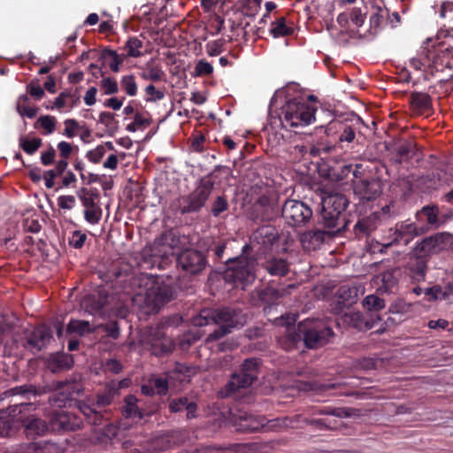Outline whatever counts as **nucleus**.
Masks as SVG:
<instances>
[{"mask_svg": "<svg viewBox=\"0 0 453 453\" xmlns=\"http://www.w3.org/2000/svg\"><path fill=\"white\" fill-rule=\"evenodd\" d=\"M282 101L284 104L280 108V119L284 127H304L315 121L316 109L302 96H295L292 87L277 90L271 99L270 108L276 107Z\"/></svg>", "mask_w": 453, "mask_h": 453, "instance_id": "obj_1", "label": "nucleus"}, {"mask_svg": "<svg viewBox=\"0 0 453 453\" xmlns=\"http://www.w3.org/2000/svg\"><path fill=\"white\" fill-rule=\"evenodd\" d=\"M134 283L139 289L132 298L133 303L146 314L157 312L173 297L171 288L156 276L141 274Z\"/></svg>", "mask_w": 453, "mask_h": 453, "instance_id": "obj_2", "label": "nucleus"}, {"mask_svg": "<svg viewBox=\"0 0 453 453\" xmlns=\"http://www.w3.org/2000/svg\"><path fill=\"white\" fill-rule=\"evenodd\" d=\"M286 330V338L280 341V344L286 350L295 348L300 341H303L308 348H317L326 343L333 336L332 329L317 319H307L299 323L296 332L289 328Z\"/></svg>", "mask_w": 453, "mask_h": 453, "instance_id": "obj_3", "label": "nucleus"}, {"mask_svg": "<svg viewBox=\"0 0 453 453\" xmlns=\"http://www.w3.org/2000/svg\"><path fill=\"white\" fill-rule=\"evenodd\" d=\"M192 323L195 326H204L211 324L219 325V328L210 334L206 342L219 340L230 333L231 328L242 326L245 323V318L240 311L230 308L220 310H203L198 315L193 318Z\"/></svg>", "mask_w": 453, "mask_h": 453, "instance_id": "obj_4", "label": "nucleus"}, {"mask_svg": "<svg viewBox=\"0 0 453 453\" xmlns=\"http://www.w3.org/2000/svg\"><path fill=\"white\" fill-rule=\"evenodd\" d=\"M31 404L21 403L11 407L8 411L0 416V436L4 437L20 426H24L27 436H42L49 430L45 421L34 416L24 418L22 412Z\"/></svg>", "mask_w": 453, "mask_h": 453, "instance_id": "obj_5", "label": "nucleus"}, {"mask_svg": "<svg viewBox=\"0 0 453 453\" xmlns=\"http://www.w3.org/2000/svg\"><path fill=\"white\" fill-rule=\"evenodd\" d=\"M426 231L424 226H418L411 220L397 222L393 227L388 228L382 235L380 251L394 245L407 246L415 237Z\"/></svg>", "mask_w": 453, "mask_h": 453, "instance_id": "obj_6", "label": "nucleus"}, {"mask_svg": "<svg viewBox=\"0 0 453 453\" xmlns=\"http://www.w3.org/2000/svg\"><path fill=\"white\" fill-rule=\"evenodd\" d=\"M321 218L323 224L327 228H334L338 226L340 217L345 211L348 202L341 194H329L321 200Z\"/></svg>", "mask_w": 453, "mask_h": 453, "instance_id": "obj_7", "label": "nucleus"}, {"mask_svg": "<svg viewBox=\"0 0 453 453\" xmlns=\"http://www.w3.org/2000/svg\"><path fill=\"white\" fill-rule=\"evenodd\" d=\"M453 245V235L449 233H438L423 239L416 243L413 254L418 258H424L432 254L448 250Z\"/></svg>", "mask_w": 453, "mask_h": 453, "instance_id": "obj_8", "label": "nucleus"}, {"mask_svg": "<svg viewBox=\"0 0 453 453\" xmlns=\"http://www.w3.org/2000/svg\"><path fill=\"white\" fill-rule=\"evenodd\" d=\"M255 261L242 256L234 258L228 266L225 277L234 284H250L255 280Z\"/></svg>", "mask_w": 453, "mask_h": 453, "instance_id": "obj_9", "label": "nucleus"}, {"mask_svg": "<svg viewBox=\"0 0 453 453\" xmlns=\"http://www.w3.org/2000/svg\"><path fill=\"white\" fill-rule=\"evenodd\" d=\"M212 188L213 184L211 180H201L190 195L178 200L180 212L185 214L199 211L205 204Z\"/></svg>", "mask_w": 453, "mask_h": 453, "instance_id": "obj_10", "label": "nucleus"}, {"mask_svg": "<svg viewBox=\"0 0 453 453\" xmlns=\"http://www.w3.org/2000/svg\"><path fill=\"white\" fill-rule=\"evenodd\" d=\"M282 216L288 224L294 226H304L311 218L312 211L304 203L288 200L282 208Z\"/></svg>", "mask_w": 453, "mask_h": 453, "instance_id": "obj_11", "label": "nucleus"}, {"mask_svg": "<svg viewBox=\"0 0 453 453\" xmlns=\"http://www.w3.org/2000/svg\"><path fill=\"white\" fill-rule=\"evenodd\" d=\"M398 215L393 203L386 204L380 210L374 211L368 218L359 220L356 224V227L360 231L370 234L376 229L378 224L386 223Z\"/></svg>", "mask_w": 453, "mask_h": 453, "instance_id": "obj_12", "label": "nucleus"}, {"mask_svg": "<svg viewBox=\"0 0 453 453\" xmlns=\"http://www.w3.org/2000/svg\"><path fill=\"white\" fill-rule=\"evenodd\" d=\"M177 262L184 271L191 274L202 272L207 261L201 251L196 250H185L178 257Z\"/></svg>", "mask_w": 453, "mask_h": 453, "instance_id": "obj_13", "label": "nucleus"}, {"mask_svg": "<svg viewBox=\"0 0 453 453\" xmlns=\"http://www.w3.org/2000/svg\"><path fill=\"white\" fill-rule=\"evenodd\" d=\"M428 69L434 72H443L453 68V60L448 48H436L426 51Z\"/></svg>", "mask_w": 453, "mask_h": 453, "instance_id": "obj_14", "label": "nucleus"}, {"mask_svg": "<svg viewBox=\"0 0 453 453\" xmlns=\"http://www.w3.org/2000/svg\"><path fill=\"white\" fill-rule=\"evenodd\" d=\"M50 425L55 431H74L81 427V420L76 415L61 410L53 415Z\"/></svg>", "mask_w": 453, "mask_h": 453, "instance_id": "obj_15", "label": "nucleus"}, {"mask_svg": "<svg viewBox=\"0 0 453 453\" xmlns=\"http://www.w3.org/2000/svg\"><path fill=\"white\" fill-rule=\"evenodd\" d=\"M58 390L52 400L58 407L65 406L72 400L73 395H79L80 391L77 385L68 381L58 382Z\"/></svg>", "mask_w": 453, "mask_h": 453, "instance_id": "obj_16", "label": "nucleus"}, {"mask_svg": "<svg viewBox=\"0 0 453 453\" xmlns=\"http://www.w3.org/2000/svg\"><path fill=\"white\" fill-rule=\"evenodd\" d=\"M365 15L366 12L362 8L355 7L340 13L337 17V22L342 27H348L349 24L360 27L364 24Z\"/></svg>", "mask_w": 453, "mask_h": 453, "instance_id": "obj_17", "label": "nucleus"}, {"mask_svg": "<svg viewBox=\"0 0 453 453\" xmlns=\"http://www.w3.org/2000/svg\"><path fill=\"white\" fill-rule=\"evenodd\" d=\"M411 105L416 114L428 117L432 112L431 98L425 93H413L411 96Z\"/></svg>", "mask_w": 453, "mask_h": 453, "instance_id": "obj_18", "label": "nucleus"}, {"mask_svg": "<svg viewBox=\"0 0 453 453\" xmlns=\"http://www.w3.org/2000/svg\"><path fill=\"white\" fill-rule=\"evenodd\" d=\"M265 269L273 276H284L289 270V265L286 259L282 257H271L265 265Z\"/></svg>", "mask_w": 453, "mask_h": 453, "instance_id": "obj_19", "label": "nucleus"}, {"mask_svg": "<svg viewBox=\"0 0 453 453\" xmlns=\"http://www.w3.org/2000/svg\"><path fill=\"white\" fill-rule=\"evenodd\" d=\"M256 379L255 373H243L234 374L227 383V395L236 391L239 388H247L252 384Z\"/></svg>", "mask_w": 453, "mask_h": 453, "instance_id": "obj_20", "label": "nucleus"}, {"mask_svg": "<svg viewBox=\"0 0 453 453\" xmlns=\"http://www.w3.org/2000/svg\"><path fill=\"white\" fill-rule=\"evenodd\" d=\"M338 130H342V134L339 137L340 142H351L355 139V133L353 129L346 125L342 124L340 121L330 122L326 129L327 135H331L336 133Z\"/></svg>", "mask_w": 453, "mask_h": 453, "instance_id": "obj_21", "label": "nucleus"}, {"mask_svg": "<svg viewBox=\"0 0 453 453\" xmlns=\"http://www.w3.org/2000/svg\"><path fill=\"white\" fill-rule=\"evenodd\" d=\"M388 12L387 9L373 6L370 16V29L371 33L376 34L384 25L388 17Z\"/></svg>", "mask_w": 453, "mask_h": 453, "instance_id": "obj_22", "label": "nucleus"}, {"mask_svg": "<svg viewBox=\"0 0 453 453\" xmlns=\"http://www.w3.org/2000/svg\"><path fill=\"white\" fill-rule=\"evenodd\" d=\"M425 295L430 296L431 300L451 301L453 298V284H448L444 290L438 285L427 288L425 289Z\"/></svg>", "mask_w": 453, "mask_h": 453, "instance_id": "obj_23", "label": "nucleus"}, {"mask_svg": "<svg viewBox=\"0 0 453 453\" xmlns=\"http://www.w3.org/2000/svg\"><path fill=\"white\" fill-rule=\"evenodd\" d=\"M77 406L91 425L100 426L103 424L104 416L95 407L90 406L85 402H79Z\"/></svg>", "mask_w": 453, "mask_h": 453, "instance_id": "obj_24", "label": "nucleus"}, {"mask_svg": "<svg viewBox=\"0 0 453 453\" xmlns=\"http://www.w3.org/2000/svg\"><path fill=\"white\" fill-rule=\"evenodd\" d=\"M439 209L437 206H424L420 211H417V220H422V218H426L428 225L432 226H439Z\"/></svg>", "mask_w": 453, "mask_h": 453, "instance_id": "obj_25", "label": "nucleus"}, {"mask_svg": "<svg viewBox=\"0 0 453 453\" xmlns=\"http://www.w3.org/2000/svg\"><path fill=\"white\" fill-rule=\"evenodd\" d=\"M358 292L359 289L356 286L343 285L339 288L337 294L343 304L350 305L357 300Z\"/></svg>", "mask_w": 453, "mask_h": 453, "instance_id": "obj_26", "label": "nucleus"}, {"mask_svg": "<svg viewBox=\"0 0 453 453\" xmlns=\"http://www.w3.org/2000/svg\"><path fill=\"white\" fill-rule=\"evenodd\" d=\"M95 326L91 325L88 321L86 320H79L73 319L68 325L66 331L69 334H76L78 335H84L94 331Z\"/></svg>", "mask_w": 453, "mask_h": 453, "instance_id": "obj_27", "label": "nucleus"}, {"mask_svg": "<svg viewBox=\"0 0 453 453\" xmlns=\"http://www.w3.org/2000/svg\"><path fill=\"white\" fill-rule=\"evenodd\" d=\"M395 270L386 271L374 278L375 282L380 281L382 285L379 288L381 292H388L396 284Z\"/></svg>", "mask_w": 453, "mask_h": 453, "instance_id": "obj_28", "label": "nucleus"}, {"mask_svg": "<svg viewBox=\"0 0 453 453\" xmlns=\"http://www.w3.org/2000/svg\"><path fill=\"white\" fill-rule=\"evenodd\" d=\"M264 418H257L252 415L241 417L240 429L247 432H254L264 426Z\"/></svg>", "mask_w": 453, "mask_h": 453, "instance_id": "obj_29", "label": "nucleus"}, {"mask_svg": "<svg viewBox=\"0 0 453 453\" xmlns=\"http://www.w3.org/2000/svg\"><path fill=\"white\" fill-rule=\"evenodd\" d=\"M323 240L322 231L306 232L301 235V242L304 249H315Z\"/></svg>", "mask_w": 453, "mask_h": 453, "instance_id": "obj_30", "label": "nucleus"}, {"mask_svg": "<svg viewBox=\"0 0 453 453\" xmlns=\"http://www.w3.org/2000/svg\"><path fill=\"white\" fill-rule=\"evenodd\" d=\"M270 33L273 37L277 38L291 35L293 33V28L286 25L285 19L280 18L275 22L272 23Z\"/></svg>", "mask_w": 453, "mask_h": 453, "instance_id": "obj_31", "label": "nucleus"}, {"mask_svg": "<svg viewBox=\"0 0 453 453\" xmlns=\"http://www.w3.org/2000/svg\"><path fill=\"white\" fill-rule=\"evenodd\" d=\"M142 42L137 37H131L127 40L125 45L127 54H123L127 58H138L142 56L141 49L142 48Z\"/></svg>", "mask_w": 453, "mask_h": 453, "instance_id": "obj_32", "label": "nucleus"}, {"mask_svg": "<svg viewBox=\"0 0 453 453\" xmlns=\"http://www.w3.org/2000/svg\"><path fill=\"white\" fill-rule=\"evenodd\" d=\"M28 100L27 95H21L17 101V111L21 116L33 119L37 113V108L27 105Z\"/></svg>", "mask_w": 453, "mask_h": 453, "instance_id": "obj_33", "label": "nucleus"}, {"mask_svg": "<svg viewBox=\"0 0 453 453\" xmlns=\"http://www.w3.org/2000/svg\"><path fill=\"white\" fill-rule=\"evenodd\" d=\"M363 306L369 311H379L384 309L385 301L375 295H369L363 300Z\"/></svg>", "mask_w": 453, "mask_h": 453, "instance_id": "obj_34", "label": "nucleus"}, {"mask_svg": "<svg viewBox=\"0 0 453 453\" xmlns=\"http://www.w3.org/2000/svg\"><path fill=\"white\" fill-rule=\"evenodd\" d=\"M124 411L127 418H142L141 411L137 407V398L134 395H129L125 398Z\"/></svg>", "mask_w": 453, "mask_h": 453, "instance_id": "obj_35", "label": "nucleus"}, {"mask_svg": "<svg viewBox=\"0 0 453 453\" xmlns=\"http://www.w3.org/2000/svg\"><path fill=\"white\" fill-rule=\"evenodd\" d=\"M142 78L144 80H150L152 81H161L165 76V72L158 65H148L142 73Z\"/></svg>", "mask_w": 453, "mask_h": 453, "instance_id": "obj_36", "label": "nucleus"}, {"mask_svg": "<svg viewBox=\"0 0 453 453\" xmlns=\"http://www.w3.org/2000/svg\"><path fill=\"white\" fill-rule=\"evenodd\" d=\"M103 211L99 205L86 208L84 210L85 220L90 225H97L102 219Z\"/></svg>", "mask_w": 453, "mask_h": 453, "instance_id": "obj_37", "label": "nucleus"}, {"mask_svg": "<svg viewBox=\"0 0 453 453\" xmlns=\"http://www.w3.org/2000/svg\"><path fill=\"white\" fill-rule=\"evenodd\" d=\"M120 85L127 96H134L137 94V84L133 74L123 76L120 81Z\"/></svg>", "mask_w": 453, "mask_h": 453, "instance_id": "obj_38", "label": "nucleus"}, {"mask_svg": "<svg viewBox=\"0 0 453 453\" xmlns=\"http://www.w3.org/2000/svg\"><path fill=\"white\" fill-rule=\"evenodd\" d=\"M33 336L34 339H30L28 343L39 349H41L42 346L44 345L45 342L50 338L49 332L44 327L35 329Z\"/></svg>", "mask_w": 453, "mask_h": 453, "instance_id": "obj_39", "label": "nucleus"}, {"mask_svg": "<svg viewBox=\"0 0 453 453\" xmlns=\"http://www.w3.org/2000/svg\"><path fill=\"white\" fill-rule=\"evenodd\" d=\"M42 140L40 138L25 139L19 140V145L25 152L29 155L34 154L41 146Z\"/></svg>", "mask_w": 453, "mask_h": 453, "instance_id": "obj_40", "label": "nucleus"}, {"mask_svg": "<svg viewBox=\"0 0 453 453\" xmlns=\"http://www.w3.org/2000/svg\"><path fill=\"white\" fill-rule=\"evenodd\" d=\"M77 196L85 209L96 205L95 203L96 195L86 188H81L77 192Z\"/></svg>", "mask_w": 453, "mask_h": 453, "instance_id": "obj_41", "label": "nucleus"}, {"mask_svg": "<svg viewBox=\"0 0 453 453\" xmlns=\"http://www.w3.org/2000/svg\"><path fill=\"white\" fill-rule=\"evenodd\" d=\"M104 56H109L111 58V62L110 63V68L114 73H118L119 71V67L123 63L126 57L122 54L119 55L116 51L112 50H107L104 51Z\"/></svg>", "mask_w": 453, "mask_h": 453, "instance_id": "obj_42", "label": "nucleus"}, {"mask_svg": "<svg viewBox=\"0 0 453 453\" xmlns=\"http://www.w3.org/2000/svg\"><path fill=\"white\" fill-rule=\"evenodd\" d=\"M37 124L45 130V133L52 134L56 127V119L52 116H42L38 119Z\"/></svg>", "mask_w": 453, "mask_h": 453, "instance_id": "obj_43", "label": "nucleus"}, {"mask_svg": "<svg viewBox=\"0 0 453 453\" xmlns=\"http://www.w3.org/2000/svg\"><path fill=\"white\" fill-rule=\"evenodd\" d=\"M213 73V66L207 61L199 60L194 70V76L210 75Z\"/></svg>", "mask_w": 453, "mask_h": 453, "instance_id": "obj_44", "label": "nucleus"}, {"mask_svg": "<svg viewBox=\"0 0 453 453\" xmlns=\"http://www.w3.org/2000/svg\"><path fill=\"white\" fill-rule=\"evenodd\" d=\"M409 65L415 71H422L428 68L426 62V52H422L419 56L410 59Z\"/></svg>", "mask_w": 453, "mask_h": 453, "instance_id": "obj_45", "label": "nucleus"}, {"mask_svg": "<svg viewBox=\"0 0 453 453\" xmlns=\"http://www.w3.org/2000/svg\"><path fill=\"white\" fill-rule=\"evenodd\" d=\"M411 278L415 281H423L426 278V263L423 258L418 261L417 265L411 268Z\"/></svg>", "mask_w": 453, "mask_h": 453, "instance_id": "obj_46", "label": "nucleus"}, {"mask_svg": "<svg viewBox=\"0 0 453 453\" xmlns=\"http://www.w3.org/2000/svg\"><path fill=\"white\" fill-rule=\"evenodd\" d=\"M71 96V91L61 92L58 96L54 100V105L50 108L51 110L57 109L58 111H63L68 109V98Z\"/></svg>", "mask_w": 453, "mask_h": 453, "instance_id": "obj_47", "label": "nucleus"}, {"mask_svg": "<svg viewBox=\"0 0 453 453\" xmlns=\"http://www.w3.org/2000/svg\"><path fill=\"white\" fill-rule=\"evenodd\" d=\"M145 93L148 96L146 101L157 102L162 100L165 97L164 91L157 89L154 85L150 84L145 88Z\"/></svg>", "mask_w": 453, "mask_h": 453, "instance_id": "obj_48", "label": "nucleus"}, {"mask_svg": "<svg viewBox=\"0 0 453 453\" xmlns=\"http://www.w3.org/2000/svg\"><path fill=\"white\" fill-rule=\"evenodd\" d=\"M87 240V234L81 231H74L69 238V244L75 248L81 249Z\"/></svg>", "mask_w": 453, "mask_h": 453, "instance_id": "obj_49", "label": "nucleus"}, {"mask_svg": "<svg viewBox=\"0 0 453 453\" xmlns=\"http://www.w3.org/2000/svg\"><path fill=\"white\" fill-rule=\"evenodd\" d=\"M101 87L104 88L105 95L115 94L119 90L117 81L110 77L104 78L101 81Z\"/></svg>", "mask_w": 453, "mask_h": 453, "instance_id": "obj_50", "label": "nucleus"}, {"mask_svg": "<svg viewBox=\"0 0 453 453\" xmlns=\"http://www.w3.org/2000/svg\"><path fill=\"white\" fill-rule=\"evenodd\" d=\"M150 383L157 394L163 395L165 394L168 388V383L165 378L157 377L153 378L150 380Z\"/></svg>", "mask_w": 453, "mask_h": 453, "instance_id": "obj_51", "label": "nucleus"}, {"mask_svg": "<svg viewBox=\"0 0 453 453\" xmlns=\"http://www.w3.org/2000/svg\"><path fill=\"white\" fill-rule=\"evenodd\" d=\"M106 153L104 152V147L97 145L95 149L88 151L87 158L94 163L97 164L101 161V159L104 157Z\"/></svg>", "mask_w": 453, "mask_h": 453, "instance_id": "obj_52", "label": "nucleus"}, {"mask_svg": "<svg viewBox=\"0 0 453 453\" xmlns=\"http://www.w3.org/2000/svg\"><path fill=\"white\" fill-rule=\"evenodd\" d=\"M8 393L12 395H35V389L31 385H22L19 387H15L11 388Z\"/></svg>", "mask_w": 453, "mask_h": 453, "instance_id": "obj_53", "label": "nucleus"}, {"mask_svg": "<svg viewBox=\"0 0 453 453\" xmlns=\"http://www.w3.org/2000/svg\"><path fill=\"white\" fill-rule=\"evenodd\" d=\"M76 199L73 196H60L58 198V204L61 209L71 210L74 207Z\"/></svg>", "mask_w": 453, "mask_h": 453, "instance_id": "obj_54", "label": "nucleus"}, {"mask_svg": "<svg viewBox=\"0 0 453 453\" xmlns=\"http://www.w3.org/2000/svg\"><path fill=\"white\" fill-rule=\"evenodd\" d=\"M258 367V360L257 358H248L242 365L243 373H255L257 376V369Z\"/></svg>", "mask_w": 453, "mask_h": 453, "instance_id": "obj_55", "label": "nucleus"}, {"mask_svg": "<svg viewBox=\"0 0 453 453\" xmlns=\"http://www.w3.org/2000/svg\"><path fill=\"white\" fill-rule=\"evenodd\" d=\"M188 403V400L186 397L173 399L169 403V409L172 412H179L185 410Z\"/></svg>", "mask_w": 453, "mask_h": 453, "instance_id": "obj_56", "label": "nucleus"}, {"mask_svg": "<svg viewBox=\"0 0 453 453\" xmlns=\"http://www.w3.org/2000/svg\"><path fill=\"white\" fill-rule=\"evenodd\" d=\"M155 335L157 336L156 340L150 341L151 347L153 348V352L155 354H158V351L156 349L157 347L161 348V352H167L170 350V348L166 347V345L162 342V334L159 330H157L155 333Z\"/></svg>", "mask_w": 453, "mask_h": 453, "instance_id": "obj_57", "label": "nucleus"}, {"mask_svg": "<svg viewBox=\"0 0 453 453\" xmlns=\"http://www.w3.org/2000/svg\"><path fill=\"white\" fill-rule=\"evenodd\" d=\"M226 209L227 202L223 197L219 196L212 205L211 213L213 216L217 217Z\"/></svg>", "mask_w": 453, "mask_h": 453, "instance_id": "obj_58", "label": "nucleus"}, {"mask_svg": "<svg viewBox=\"0 0 453 453\" xmlns=\"http://www.w3.org/2000/svg\"><path fill=\"white\" fill-rule=\"evenodd\" d=\"M65 128L64 131V134L69 138L75 136L76 130L78 128L77 121L74 119H66L65 121Z\"/></svg>", "mask_w": 453, "mask_h": 453, "instance_id": "obj_59", "label": "nucleus"}, {"mask_svg": "<svg viewBox=\"0 0 453 453\" xmlns=\"http://www.w3.org/2000/svg\"><path fill=\"white\" fill-rule=\"evenodd\" d=\"M96 94H97V89L95 87H91L87 90V92L84 96V103L86 104V105L92 106L96 104Z\"/></svg>", "mask_w": 453, "mask_h": 453, "instance_id": "obj_60", "label": "nucleus"}, {"mask_svg": "<svg viewBox=\"0 0 453 453\" xmlns=\"http://www.w3.org/2000/svg\"><path fill=\"white\" fill-rule=\"evenodd\" d=\"M105 370L112 373H119L122 370L121 364L116 359H110L105 363Z\"/></svg>", "mask_w": 453, "mask_h": 453, "instance_id": "obj_61", "label": "nucleus"}, {"mask_svg": "<svg viewBox=\"0 0 453 453\" xmlns=\"http://www.w3.org/2000/svg\"><path fill=\"white\" fill-rule=\"evenodd\" d=\"M207 52L211 57L219 55L221 52V43L218 41L209 42L207 44Z\"/></svg>", "mask_w": 453, "mask_h": 453, "instance_id": "obj_62", "label": "nucleus"}, {"mask_svg": "<svg viewBox=\"0 0 453 453\" xmlns=\"http://www.w3.org/2000/svg\"><path fill=\"white\" fill-rule=\"evenodd\" d=\"M453 12V2L451 1H445L441 4V9H440V17L442 19H445L448 17L449 13Z\"/></svg>", "mask_w": 453, "mask_h": 453, "instance_id": "obj_63", "label": "nucleus"}, {"mask_svg": "<svg viewBox=\"0 0 453 453\" xmlns=\"http://www.w3.org/2000/svg\"><path fill=\"white\" fill-rule=\"evenodd\" d=\"M29 93L32 96L35 97L36 99H41L44 95V90L38 84H31L28 87Z\"/></svg>", "mask_w": 453, "mask_h": 453, "instance_id": "obj_64", "label": "nucleus"}]
</instances>
